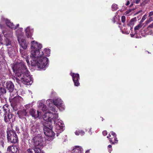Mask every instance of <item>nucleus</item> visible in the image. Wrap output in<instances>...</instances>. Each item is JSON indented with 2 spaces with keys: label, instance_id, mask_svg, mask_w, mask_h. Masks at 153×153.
Instances as JSON below:
<instances>
[{
  "label": "nucleus",
  "instance_id": "1",
  "mask_svg": "<svg viewBox=\"0 0 153 153\" xmlns=\"http://www.w3.org/2000/svg\"><path fill=\"white\" fill-rule=\"evenodd\" d=\"M30 47L31 65L36 66L40 70H45L49 66V59L44 56L43 51L41 50L42 48V44L32 41L30 42Z\"/></svg>",
  "mask_w": 153,
  "mask_h": 153
},
{
  "label": "nucleus",
  "instance_id": "2",
  "mask_svg": "<svg viewBox=\"0 0 153 153\" xmlns=\"http://www.w3.org/2000/svg\"><path fill=\"white\" fill-rule=\"evenodd\" d=\"M49 117H44L43 119L45 123H43V130L45 135L49 137V140H52L54 138L55 133L52 130V124L54 123L55 126L57 136L58 134L62 132L64 130V124L62 121L58 119V113L56 112L53 114H51Z\"/></svg>",
  "mask_w": 153,
  "mask_h": 153
},
{
  "label": "nucleus",
  "instance_id": "3",
  "mask_svg": "<svg viewBox=\"0 0 153 153\" xmlns=\"http://www.w3.org/2000/svg\"><path fill=\"white\" fill-rule=\"evenodd\" d=\"M12 68L16 76V80L18 84L22 82L26 84L29 83V84H31L32 83L33 79L23 61H19L15 63Z\"/></svg>",
  "mask_w": 153,
  "mask_h": 153
},
{
  "label": "nucleus",
  "instance_id": "4",
  "mask_svg": "<svg viewBox=\"0 0 153 153\" xmlns=\"http://www.w3.org/2000/svg\"><path fill=\"white\" fill-rule=\"evenodd\" d=\"M46 104L49 107V109H47V107L46 105L43 103L42 101H40L38 102V107L39 108H42V111L44 113V115L43 116V118L44 119V117H49L51 116V114H53L55 112L56 113H58V110L53 105V100L49 99L46 100Z\"/></svg>",
  "mask_w": 153,
  "mask_h": 153
},
{
  "label": "nucleus",
  "instance_id": "5",
  "mask_svg": "<svg viewBox=\"0 0 153 153\" xmlns=\"http://www.w3.org/2000/svg\"><path fill=\"white\" fill-rule=\"evenodd\" d=\"M33 149H29L25 151V153H40L41 148L44 144L43 138L39 135L33 139Z\"/></svg>",
  "mask_w": 153,
  "mask_h": 153
},
{
  "label": "nucleus",
  "instance_id": "6",
  "mask_svg": "<svg viewBox=\"0 0 153 153\" xmlns=\"http://www.w3.org/2000/svg\"><path fill=\"white\" fill-rule=\"evenodd\" d=\"M4 37L5 38V45L7 46L10 45L8 47V53L10 56L12 57L13 56L15 53V51L13 48L12 47L11 44V41L10 39L12 37L13 32L12 30H4L2 31Z\"/></svg>",
  "mask_w": 153,
  "mask_h": 153
},
{
  "label": "nucleus",
  "instance_id": "7",
  "mask_svg": "<svg viewBox=\"0 0 153 153\" xmlns=\"http://www.w3.org/2000/svg\"><path fill=\"white\" fill-rule=\"evenodd\" d=\"M4 23H5L8 27L12 29L15 30L19 26V24H17L16 26H15L10 20L2 16L0 22V27L1 28H2L3 25Z\"/></svg>",
  "mask_w": 153,
  "mask_h": 153
},
{
  "label": "nucleus",
  "instance_id": "8",
  "mask_svg": "<svg viewBox=\"0 0 153 153\" xmlns=\"http://www.w3.org/2000/svg\"><path fill=\"white\" fill-rule=\"evenodd\" d=\"M7 138L8 142L16 143L18 142L17 137L14 131L12 130L7 131Z\"/></svg>",
  "mask_w": 153,
  "mask_h": 153
},
{
  "label": "nucleus",
  "instance_id": "9",
  "mask_svg": "<svg viewBox=\"0 0 153 153\" xmlns=\"http://www.w3.org/2000/svg\"><path fill=\"white\" fill-rule=\"evenodd\" d=\"M53 103L59 110L62 111L65 110V106L64 104V102L60 97H57L53 99Z\"/></svg>",
  "mask_w": 153,
  "mask_h": 153
},
{
  "label": "nucleus",
  "instance_id": "10",
  "mask_svg": "<svg viewBox=\"0 0 153 153\" xmlns=\"http://www.w3.org/2000/svg\"><path fill=\"white\" fill-rule=\"evenodd\" d=\"M39 109L36 111V110L34 109H32L30 111V114L32 116V117L34 119L39 117L41 118L42 117H43V116L44 115V113L43 111H40V110H42V108H39L38 107Z\"/></svg>",
  "mask_w": 153,
  "mask_h": 153
},
{
  "label": "nucleus",
  "instance_id": "11",
  "mask_svg": "<svg viewBox=\"0 0 153 153\" xmlns=\"http://www.w3.org/2000/svg\"><path fill=\"white\" fill-rule=\"evenodd\" d=\"M107 138L109 139L110 143L112 144H117L118 143V140L116 134L113 131L110 132Z\"/></svg>",
  "mask_w": 153,
  "mask_h": 153
},
{
  "label": "nucleus",
  "instance_id": "12",
  "mask_svg": "<svg viewBox=\"0 0 153 153\" xmlns=\"http://www.w3.org/2000/svg\"><path fill=\"white\" fill-rule=\"evenodd\" d=\"M70 74L72 77L74 86L77 87L79 86L80 83L79 82V80L80 78L79 74H78L74 73L71 72Z\"/></svg>",
  "mask_w": 153,
  "mask_h": 153
},
{
  "label": "nucleus",
  "instance_id": "13",
  "mask_svg": "<svg viewBox=\"0 0 153 153\" xmlns=\"http://www.w3.org/2000/svg\"><path fill=\"white\" fill-rule=\"evenodd\" d=\"M25 50L20 49V52L21 53L22 56V57L25 58L26 61L27 62L28 65H31V62L30 60H31L30 57V56H27V51Z\"/></svg>",
  "mask_w": 153,
  "mask_h": 153
},
{
  "label": "nucleus",
  "instance_id": "14",
  "mask_svg": "<svg viewBox=\"0 0 153 153\" xmlns=\"http://www.w3.org/2000/svg\"><path fill=\"white\" fill-rule=\"evenodd\" d=\"M2 110L4 115V120L6 122H9L8 112H9V109L6 105H4L3 107H0V110Z\"/></svg>",
  "mask_w": 153,
  "mask_h": 153
},
{
  "label": "nucleus",
  "instance_id": "15",
  "mask_svg": "<svg viewBox=\"0 0 153 153\" xmlns=\"http://www.w3.org/2000/svg\"><path fill=\"white\" fill-rule=\"evenodd\" d=\"M19 43L21 47L24 50H26L28 47V44L27 43L26 40L24 38H22L18 39Z\"/></svg>",
  "mask_w": 153,
  "mask_h": 153
},
{
  "label": "nucleus",
  "instance_id": "16",
  "mask_svg": "<svg viewBox=\"0 0 153 153\" xmlns=\"http://www.w3.org/2000/svg\"><path fill=\"white\" fill-rule=\"evenodd\" d=\"M23 100V99L21 97L19 96H16L12 99L11 104L14 106H16L22 102Z\"/></svg>",
  "mask_w": 153,
  "mask_h": 153
},
{
  "label": "nucleus",
  "instance_id": "17",
  "mask_svg": "<svg viewBox=\"0 0 153 153\" xmlns=\"http://www.w3.org/2000/svg\"><path fill=\"white\" fill-rule=\"evenodd\" d=\"M71 153H84L82 147L79 146H75L72 148Z\"/></svg>",
  "mask_w": 153,
  "mask_h": 153
},
{
  "label": "nucleus",
  "instance_id": "18",
  "mask_svg": "<svg viewBox=\"0 0 153 153\" xmlns=\"http://www.w3.org/2000/svg\"><path fill=\"white\" fill-rule=\"evenodd\" d=\"M25 35L27 38L30 37L33 32V29L30 26H28L25 29Z\"/></svg>",
  "mask_w": 153,
  "mask_h": 153
},
{
  "label": "nucleus",
  "instance_id": "19",
  "mask_svg": "<svg viewBox=\"0 0 153 153\" xmlns=\"http://www.w3.org/2000/svg\"><path fill=\"white\" fill-rule=\"evenodd\" d=\"M6 87L9 92H12L14 88L13 83L11 81H8L6 82L5 84Z\"/></svg>",
  "mask_w": 153,
  "mask_h": 153
},
{
  "label": "nucleus",
  "instance_id": "20",
  "mask_svg": "<svg viewBox=\"0 0 153 153\" xmlns=\"http://www.w3.org/2000/svg\"><path fill=\"white\" fill-rule=\"evenodd\" d=\"M22 31L23 28H19L16 31V33L18 39L22 38H24V33Z\"/></svg>",
  "mask_w": 153,
  "mask_h": 153
},
{
  "label": "nucleus",
  "instance_id": "21",
  "mask_svg": "<svg viewBox=\"0 0 153 153\" xmlns=\"http://www.w3.org/2000/svg\"><path fill=\"white\" fill-rule=\"evenodd\" d=\"M137 20L136 17L131 19L129 22L127 24V29H130L131 30L132 29V27L134 24V22Z\"/></svg>",
  "mask_w": 153,
  "mask_h": 153
},
{
  "label": "nucleus",
  "instance_id": "22",
  "mask_svg": "<svg viewBox=\"0 0 153 153\" xmlns=\"http://www.w3.org/2000/svg\"><path fill=\"white\" fill-rule=\"evenodd\" d=\"M17 150L16 147L13 146H9L7 148V151L12 153H15Z\"/></svg>",
  "mask_w": 153,
  "mask_h": 153
},
{
  "label": "nucleus",
  "instance_id": "23",
  "mask_svg": "<svg viewBox=\"0 0 153 153\" xmlns=\"http://www.w3.org/2000/svg\"><path fill=\"white\" fill-rule=\"evenodd\" d=\"M85 132L82 130L77 129L75 132V134L77 136L80 135L81 136L84 135L85 134Z\"/></svg>",
  "mask_w": 153,
  "mask_h": 153
},
{
  "label": "nucleus",
  "instance_id": "24",
  "mask_svg": "<svg viewBox=\"0 0 153 153\" xmlns=\"http://www.w3.org/2000/svg\"><path fill=\"white\" fill-rule=\"evenodd\" d=\"M125 27V26L124 24L123 25V27H122L119 26V27L120 28L121 31L123 33L128 34L130 33V31L129 30H126V29Z\"/></svg>",
  "mask_w": 153,
  "mask_h": 153
},
{
  "label": "nucleus",
  "instance_id": "25",
  "mask_svg": "<svg viewBox=\"0 0 153 153\" xmlns=\"http://www.w3.org/2000/svg\"><path fill=\"white\" fill-rule=\"evenodd\" d=\"M43 51L45 52V54H44V56L45 57H46V56H48L50 55V50L49 49L45 48L44 49Z\"/></svg>",
  "mask_w": 153,
  "mask_h": 153
},
{
  "label": "nucleus",
  "instance_id": "26",
  "mask_svg": "<svg viewBox=\"0 0 153 153\" xmlns=\"http://www.w3.org/2000/svg\"><path fill=\"white\" fill-rule=\"evenodd\" d=\"M143 24H142L141 23L139 24V25L136 26L134 28L135 31V33H137V30H140L143 26Z\"/></svg>",
  "mask_w": 153,
  "mask_h": 153
},
{
  "label": "nucleus",
  "instance_id": "27",
  "mask_svg": "<svg viewBox=\"0 0 153 153\" xmlns=\"http://www.w3.org/2000/svg\"><path fill=\"white\" fill-rule=\"evenodd\" d=\"M4 51L3 48L2 47L0 50V62L1 61V59L4 57Z\"/></svg>",
  "mask_w": 153,
  "mask_h": 153
},
{
  "label": "nucleus",
  "instance_id": "28",
  "mask_svg": "<svg viewBox=\"0 0 153 153\" xmlns=\"http://www.w3.org/2000/svg\"><path fill=\"white\" fill-rule=\"evenodd\" d=\"M6 92V91L5 88L2 87H0V96L5 94Z\"/></svg>",
  "mask_w": 153,
  "mask_h": 153
},
{
  "label": "nucleus",
  "instance_id": "29",
  "mask_svg": "<svg viewBox=\"0 0 153 153\" xmlns=\"http://www.w3.org/2000/svg\"><path fill=\"white\" fill-rule=\"evenodd\" d=\"M8 114V120H9V122H11V121L13 120V115L10 113V111H9V112H8L7 113Z\"/></svg>",
  "mask_w": 153,
  "mask_h": 153
},
{
  "label": "nucleus",
  "instance_id": "30",
  "mask_svg": "<svg viewBox=\"0 0 153 153\" xmlns=\"http://www.w3.org/2000/svg\"><path fill=\"white\" fill-rule=\"evenodd\" d=\"M111 7L113 10H115L118 8V6L117 4H113L112 5Z\"/></svg>",
  "mask_w": 153,
  "mask_h": 153
},
{
  "label": "nucleus",
  "instance_id": "31",
  "mask_svg": "<svg viewBox=\"0 0 153 153\" xmlns=\"http://www.w3.org/2000/svg\"><path fill=\"white\" fill-rule=\"evenodd\" d=\"M132 9H130L127 11H126L125 13V14L127 16H129L131 15L130 13L131 12Z\"/></svg>",
  "mask_w": 153,
  "mask_h": 153
},
{
  "label": "nucleus",
  "instance_id": "32",
  "mask_svg": "<svg viewBox=\"0 0 153 153\" xmlns=\"http://www.w3.org/2000/svg\"><path fill=\"white\" fill-rule=\"evenodd\" d=\"M118 18H117L116 16H115L113 18L112 21L114 23H115L116 22L117 20H118Z\"/></svg>",
  "mask_w": 153,
  "mask_h": 153
},
{
  "label": "nucleus",
  "instance_id": "33",
  "mask_svg": "<svg viewBox=\"0 0 153 153\" xmlns=\"http://www.w3.org/2000/svg\"><path fill=\"white\" fill-rule=\"evenodd\" d=\"M146 16H147V15L146 14L144 15L143 16V17L140 21V22H143L146 18Z\"/></svg>",
  "mask_w": 153,
  "mask_h": 153
},
{
  "label": "nucleus",
  "instance_id": "34",
  "mask_svg": "<svg viewBox=\"0 0 153 153\" xmlns=\"http://www.w3.org/2000/svg\"><path fill=\"white\" fill-rule=\"evenodd\" d=\"M126 21V17L125 16H122L121 17V21L123 23H124Z\"/></svg>",
  "mask_w": 153,
  "mask_h": 153
},
{
  "label": "nucleus",
  "instance_id": "35",
  "mask_svg": "<svg viewBox=\"0 0 153 153\" xmlns=\"http://www.w3.org/2000/svg\"><path fill=\"white\" fill-rule=\"evenodd\" d=\"M149 20H148V22H150L152 21H153V17L150 16L149 17Z\"/></svg>",
  "mask_w": 153,
  "mask_h": 153
},
{
  "label": "nucleus",
  "instance_id": "36",
  "mask_svg": "<svg viewBox=\"0 0 153 153\" xmlns=\"http://www.w3.org/2000/svg\"><path fill=\"white\" fill-rule=\"evenodd\" d=\"M111 145H109L108 146V148H111V149H108V151L110 153H111V151H112V149L111 148Z\"/></svg>",
  "mask_w": 153,
  "mask_h": 153
},
{
  "label": "nucleus",
  "instance_id": "37",
  "mask_svg": "<svg viewBox=\"0 0 153 153\" xmlns=\"http://www.w3.org/2000/svg\"><path fill=\"white\" fill-rule=\"evenodd\" d=\"M32 106V105L31 104H29L26 105L25 106V107L26 108H28L30 107H31Z\"/></svg>",
  "mask_w": 153,
  "mask_h": 153
},
{
  "label": "nucleus",
  "instance_id": "38",
  "mask_svg": "<svg viewBox=\"0 0 153 153\" xmlns=\"http://www.w3.org/2000/svg\"><path fill=\"white\" fill-rule=\"evenodd\" d=\"M102 133L103 135L104 136H106L107 134V132L106 131H103Z\"/></svg>",
  "mask_w": 153,
  "mask_h": 153
},
{
  "label": "nucleus",
  "instance_id": "39",
  "mask_svg": "<svg viewBox=\"0 0 153 153\" xmlns=\"http://www.w3.org/2000/svg\"><path fill=\"white\" fill-rule=\"evenodd\" d=\"M153 15V11L149 12V17L152 16Z\"/></svg>",
  "mask_w": 153,
  "mask_h": 153
},
{
  "label": "nucleus",
  "instance_id": "40",
  "mask_svg": "<svg viewBox=\"0 0 153 153\" xmlns=\"http://www.w3.org/2000/svg\"><path fill=\"white\" fill-rule=\"evenodd\" d=\"M91 128H90L88 132L89 134L91 135H92V132L91 131Z\"/></svg>",
  "mask_w": 153,
  "mask_h": 153
},
{
  "label": "nucleus",
  "instance_id": "41",
  "mask_svg": "<svg viewBox=\"0 0 153 153\" xmlns=\"http://www.w3.org/2000/svg\"><path fill=\"white\" fill-rule=\"evenodd\" d=\"M140 1V0H135V3L138 4Z\"/></svg>",
  "mask_w": 153,
  "mask_h": 153
},
{
  "label": "nucleus",
  "instance_id": "42",
  "mask_svg": "<svg viewBox=\"0 0 153 153\" xmlns=\"http://www.w3.org/2000/svg\"><path fill=\"white\" fill-rule=\"evenodd\" d=\"M135 34H136V33H134V34H133V33H131L130 34V35H131V37H134V35H135Z\"/></svg>",
  "mask_w": 153,
  "mask_h": 153
},
{
  "label": "nucleus",
  "instance_id": "43",
  "mask_svg": "<svg viewBox=\"0 0 153 153\" xmlns=\"http://www.w3.org/2000/svg\"><path fill=\"white\" fill-rule=\"evenodd\" d=\"M130 4V2H129V1H127L126 3V6H127L128 5H129Z\"/></svg>",
  "mask_w": 153,
  "mask_h": 153
},
{
  "label": "nucleus",
  "instance_id": "44",
  "mask_svg": "<svg viewBox=\"0 0 153 153\" xmlns=\"http://www.w3.org/2000/svg\"><path fill=\"white\" fill-rule=\"evenodd\" d=\"M89 153V150H87L85 152V153Z\"/></svg>",
  "mask_w": 153,
  "mask_h": 153
},
{
  "label": "nucleus",
  "instance_id": "45",
  "mask_svg": "<svg viewBox=\"0 0 153 153\" xmlns=\"http://www.w3.org/2000/svg\"><path fill=\"white\" fill-rule=\"evenodd\" d=\"M132 5H133V4H131L130 5V7H131Z\"/></svg>",
  "mask_w": 153,
  "mask_h": 153
},
{
  "label": "nucleus",
  "instance_id": "46",
  "mask_svg": "<svg viewBox=\"0 0 153 153\" xmlns=\"http://www.w3.org/2000/svg\"><path fill=\"white\" fill-rule=\"evenodd\" d=\"M0 153H1L0 151Z\"/></svg>",
  "mask_w": 153,
  "mask_h": 153
}]
</instances>
